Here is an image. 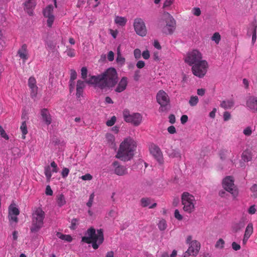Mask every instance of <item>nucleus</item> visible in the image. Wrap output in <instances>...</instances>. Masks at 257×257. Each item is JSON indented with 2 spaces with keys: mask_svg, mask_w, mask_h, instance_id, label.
I'll use <instances>...</instances> for the list:
<instances>
[{
  "mask_svg": "<svg viewBox=\"0 0 257 257\" xmlns=\"http://www.w3.org/2000/svg\"><path fill=\"white\" fill-rule=\"evenodd\" d=\"M118 81L117 74L113 68L107 69L103 73L98 76H92L86 82L94 84L95 87L101 89L113 87Z\"/></svg>",
  "mask_w": 257,
  "mask_h": 257,
  "instance_id": "1",
  "label": "nucleus"
},
{
  "mask_svg": "<svg viewBox=\"0 0 257 257\" xmlns=\"http://www.w3.org/2000/svg\"><path fill=\"white\" fill-rule=\"evenodd\" d=\"M136 147V143L133 139L126 138L120 145L116 158L123 161L131 160L134 156Z\"/></svg>",
  "mask_w": 257,
  "mask_h": 257,
  "instance_id": "2",
  "label": "nucleus"
},
{
  "mask_svg": "<svg viewBox=\"0 0 257 257\" xmlns=\"http://www.w3.org/2000/svg\"><path fill=\"white\" fill-rule=\"evenodd\" d=\"M103 230L98 229L96 232L95 229L90 228L88 229L84 236L82 237V241L87 243H92V247L96 249L103 241Z\"/></svg>",
  "mask_w": 257,
  "mask_h": 257,
  "instance_id": "3",
  "label": "nucleus"
},
{
  "mask_svg": "<svg viewBox=\"0 0 257 257\" xmlns=\"http://www.w3.org/2000/svg\"><path fill=\"white\" fill-rule=\"evenodd\" d=\"M45 217V212L40 207L35 208L33 211L31 231L37 232L43 226Z\"/></svg>",
  "mask_w": 257,
  "mask_h": 257,
  "instance_id": "4",
  "label": "nucleus"
},
{
  "mask_svg": "<svg viewBox=\"0 0 257 257\" xmlns=\"http://www.w3.org/2000/svg\"><path fill=\"white\" fill-rule=\"evenodd\" d=\"M175 21L173 18L168 13H165L163 18L160 21L159 27L166 34H172L175 28Z\"/></svg>",
  "mask_w": 257,
  "mask_h": 257,
  "instance_id": "5",
  "label": "nucleus"
},
{
  "mask_svg": "<svg viewBox=\"0 0 257 257\" xmlns=\"http://www.w3.org/2000/svg\"><path fill=\"white\" fill-rule=\"evenodd\" d=\"M181 203L183 210L188 213L194 211L197 201L195 197L188 192H184L181 195Z\"/></svg>",
  "mask_w": 257,
  "mask_h": 257,
  "instance_id": "6",
  "label": "nucleus"
},
{
  "mask_svg": "<svg viewBox=\"0 0 257 257\" xmlns=\"http://www.w3.org/2000/svg\"><path fill=\"white\" fill-rule=\"evenodd\" d=\"M156 99L157 102L160 105L159 111H167L170 104V98L167 93L164 90H161L157 93Z\"/></svg>",
  "mask_w": 257,
  "mask_h": 257,
  "instance_id": "7",
  "label": "nucleus"
},
{
  "mask_svg": "<svg viewBox=\"0 0 257 257\" xmlns=\"http://www.w3.org/2000/svg\"><path fill=\"white\" fill-rule=\"evenodd\" d=\"M123 117L126 122L131 123L134 125H139L142 121V115L139 113H133L131 114L130 111L125 109L123 110Z\"/></svg>",
  "mask_w": 257,
  "mask_h": 257,
  "instance_id": "8",
  "label": "nucleus"
},
{
  "mask_svg": "<svg viewBox=\"0 0 257 257\" xmlns=\"http://www.w3.org/2000/svg\"><path fill=\"white\" fill-rule=\"evenodd\" d=\"M208 68V64L204 60L193 65L192 66V71L193 74L196 76L202 78L206 74Z\"/></svg>",
  "mask_w": 257,
  "mask_h": 257,
  "instance_id": "9",
  "label": "nucleus"
},
{
  "mask_svg": "<svg viewBox=\"0 0 257 257\" xmlns=\"http://www.w3.org/2000/svg\"><path fill=\"white\" fill-rule=\"evenodd\" d=\"M191 240V237L188 236L187 242L189 243V246L187 250L184 253L183 257H194L198 254L200 249V243L196 240Z\"/></svg>",
  "mask_w": 257,
  "mask_h": 257,
  "instance_id": "10",
  "label": "nucleus"
},
{
  "mask_svg": "<svg viewBox=\"0 0 257 257\" xmlns=\"http://www.w3.org/2000/svg\"><path fill=\"white\" fill-rule=\"evenodd\" d=\"M202 54L197 50H193L188 53L185 58V61L190 66L202 61Z\"/></svg>",
  "mask_w": 257,
  "mask_h": 257,
  "instance_id": "11",
  "label": "nucleus"
},
{
  "mask_svg": "<svg viewBox=\"0 0 257 257\" xmlns=\"http://www.w3.org/2000/svg\"><path fill=\"white\" fill-rule=\"evenodd\" d=\"M133 25L137 34L142 37H144L147 35V29L143 19L141 18L135 19Z\"/></svg>",
  "mask_w": 257,
  "mask_h": 257,
  "instance_id": "12",
  "label": "nucleus"
},
{
  "mask_svg": "<svg viewBox=\"0 0 257 257\" xmlns=\"http://www.w3.org/2000/svg\"><path fill=\"white\" fill-rule=\"evenodd\" d=\"M222 186L224 189L231 193L233 196L237 195V191L234 184V180L231 176L225 177L222 181Z\"/></svg>",
  "mask_w": 257,
  "mask_h": 257,
  "instance_id": "13",
  "label": "nucleus"
},
{
  "mask_svg": "<svg viewBox=\"0 0 257 257\" xmlns=\"http://www.w3.org/2000/svg\"><path fill=\"white\" fill-rule=\"evenodd\" d=\"M44 17L47 19V25L51 28L55 20L54 15V7L52 5H48L43 11Z\"/></svg>",
  "mask_w": 257,
  "mask_h": 257,
  "instance_id": "14",
  "label": "nucleus"
},
{
  "mask_svg": "<svg viewBox=\"0 0 257 257\" xmlns=\"http://www.w3.org/2000/svg\"><path fill=\"white\" fill-rule=\"evenodd\" d=\"M150 151L152 155L157 161L162 164L164 162L162 153L159 147L155 144H151L150 146Z\"/></svg>",
  "mask_w": 257,
  "mask_h": 257,
  "instance_id": "15",
  "label": "nucleus"
},
{
  "mask_svg": "<svg viewBox=\"0 0 257 257\" xmlns=\"http://www.w3.org/2000/svg\"><path fill=\"white\" fill-rule=\"evenodd\" d=\"M50 165L51 166H46L44 169V173L48 182L50 181L52 177V172L57 173L59 170L57 165L54 161L51 162Z\"/></svg>",
  "mask_w": 257,
  "mask_h": 257,
  "instance_id": "16",
  "label": "nucleus"
},
{
  "mask_svg": "<svg viewBox=\"0 0 257 257\" xmlns=\"http://www.w3.org/2000/svg\"><path fill=\"white\" fill-rule=\"evenodd\" d=\"M246 106L253 112H257V97L249 96L246 102Z\"/></svg>",
  "mask_w": 257,
  "mask_h": 257,
  "instance_id": "17",
  "label": "nucleus"
},
{
  "mask_svg": "<svg viewBox=\"0 0 257 257\" xmlns=\"http://www.w3.org/2000/svg\"><path fill=\"white\" fill-rule=\"evenodd\" d=\"M28 86L31 89V96L32 98L36 96L38 87L36 85V80L34 77H31L28 80Z\"/></svg>",
  "mask_w": 257,
  "mask_h": 257,
  "instance_id": "18",
  "label": "nucleus"
},
{
  "mask_svg": "<svg viewBox=\"0 0 257 257\" xmlns=\"http://www.w3.org/2000/svg\"><path fill=\"white\" fill-rule=\"evenodd\" d=\"M114 168V173L117 175L123 176L127 174V168L121 165H119L118 162H114L112 164Z\"/></svg>",
  "mask_w": 257,
  "mask_h": 257,
  "instance_id": "19",
  "label": "nucleus"
},
{
  "mask_svg": "<svg viewBox=\"0 0 257 257\" xmlns=\"http://www.w3.org/2000/svg\"><path fill=\"white\" fill-rule=\"evenodd\" d=\"M42 119L47 124L49 125L52 122V118L48 109L44 108L41 112Z\"/></svg>",
  "mask_w": 257,
  "mask_h": 257,
  "instance_id": "20",
  "label": "nucleus"
},
{
  "mask_svg": "<svg viewBox=\"0 0 257 257\" xmlns=\"http://www.w3.org/2000/svg\"><path fill=\"white\" fill-rule=\"evenodd\" d=\"M85 82L82 80H79L77 82L76 85V94L77 98H80L83 93V90L85 87Z\"/></svg>",
  "mask_w": 257,
  "mask_h": 257,
  "instance_id": "21",
  "label": "nucleus"
},
{
  "mask_svg": "<svg viewBox=\"0 0 257 257\" xmlns=\"http://www.w3.org/2000/svg\"><path fill=\"white\" fill-rule=\"evenodd\" d=\"M24 9L29 15L33 14V9L36 6L35 1H26L24 4Z\"/></svg>",
  "mask_w": 257,
  "mask_h": 257,
  "instance_id": "22",
  "label": "nucleus"
},
{
  "mask_svg": "<svg viewBox=\"0 0 257 257\" xmlns=\"http://www.w3.org/2000/svg\"><path fill=\"white\" fill-rule=\"evenodd\" d=\"M127 84V80L126 77H122L116 88L115 91L117 92H121L123 91L125 89Z\"/></svg>",
  "mask_w": 257,
  "mask_h": 257,
  "instance_id": "23",
  "label": "nucleus"
},
{
  "mask_svg": "<svg viewBox=\"0 0 257 257\" xmlns=\"http://www.w3.org/2000/svg\"><path fill=\"white\" fill-rule=\"evenodd\" d=\"M19 57L24 60L28 59L27 46L26 44L22 45L18 52Z\"/></svg>",
  "mask_w": 257,
  "mask_h": 257,
  "instance_id": "24",
  "label": "nucleus"
},
{
  "mask_svg": "<svg viewBox=\"0 0 257 257\" xmlns=\"http://www.w3.org/2000/svg\"><path fill=\"white\" fill-rule=\"evenodd\" d=\"M234 105V101L233 99H226L222 101L220 103V106L224 109H230L233 107Z\"/></svg>",
  "mask_w": 257,
  "mask_h": 257,
  "instance_id": "25",
  "label": "nucleus"
},
{
  "mask_svg": "<svg viewBox=\"0 0 257 257\" xmlns=\"http://www.w3.org/2000/svg\"><path fill=\"white\" fill-rule=\"evenodd\" d=\"M127 19L125 17L115 16L114 23L118 26H124L126 24Z\"/></svg>",
  "mask_w": 257,
  "mask_h": 257,
  "instance_id": "26",
  "label": "nucleus"
},
{
  "mask_svg": "<svg viewBox=\"0 0 257 257\" xmlns=\"http://www.w3.org/2000/svg\"><path fill=\"white\" fill-rule=\"evenodd\" d=\"M56 202L58 206L60 207L66 204V202L64 195H63L62 194H59L57 196Z\"/></svg>",
  "mask_w": 257,
  "mask_h": 257,
  "instance_id": "27",
  "label": "nucleus"
},
{
  "mask_svg": "<svg viewBox=\"0 0 257 257\" xmlns=\"http://www.w3.org/2000/svg\"><path fill=\"white\" fill-rule=\"evenodd\" d=\"M251 154L249 151H244L241 155V159L245 162H247L251 160Z\"/></svg>",
  "mask_w": 257,
  "mask_h": 257,
  "instance_id": "28",
  "label": "nucleus"
},
{
  "mask_svg": "<svg viewBox=\"0 0 257 257\" xmlns=\"http://www.w3.org/2000/svg\"><path fill=\"white\" fill-rule=\"evenodd\" d=\"M244 226V223L243 221H240L238 222L234 223L232 226V231L236 232L242 228Z\"/></svg>",
  "mask_w": 257,
  "mask_h": 257,
  "instance_id": "29",
  "label": "nucleus"
},
{
  "mask_svg": "<svg viewBox=\"0 0 257 257\" xmlns=\"http://www.w3.org/2000/svg\"><path fill=\"white\" fill-rule=\"evenodd\" d=\"M169 156L172 158H176L179 159L181 158V154L180 151L178 150H172L171 152L169 153Z\"/></svg>",
  "mask_w": 257,
  "mask_h": 257,
  "instance_id": "30",
  "label": "nucleus"
},
{
  "mask_svg": "<svg viewBox=\"0 0 257 257\" xmlns=\"http://www.w3.org/2000/svg\"><path fill=\"white\" fill-rule=\"evenodd\" d=\"M20 129L22 133V139H25V135L28 133L27 127L26 124V120H24L22 122V124L20 127Z\"/></svg>",
  "mask_w": 257,
  "mask_h": 257,
  "instance_id": "31",
  "label": "nucleus"
},
{
  "mask_svg": "<svg viewBox=\"0 0 257 257\" xmlns=\"http://www.w3.org/2000/svg\"><path fill=\"white\" fill-rule=\"evenodd\" d=\"M253 232V226L252 223H249L245 229L244 236L246 237H250Z\"/></svg>",
  "mask_w": 257,
  "mask_h": 257,
  "instance_id": "32",
  "label": "nucleus"
},
{
  "mask_svg": "<svg viewBox=\"0 0 257 257\" xmlns=\"http://www.w3.org/2000/svg\"><path fill=\"white\" fill-rule=\"evenodd\" d=\"M198 102V98L197 96H192L190 97L189 103L191 106H194L197 105Z\"/></svg>",
  "mask_w": 257,
  "mask_h": 257,
  "instance_id": "33",
  "label": "nucleus"
},
{
  "mask_svg": "<svg viewBox=\"0 0 257 257\" xmlns=\"http://www.w3.org/2000/svg\"><path fill=\"white\" fill-rule=\"evenodd\" d=\"M20 213V211L18 208L11 206L9 208V214L18 215Z\"/></svg>",
  "mask_w": 257,
  "mask_h": 257,
  "instance_id": "34",
  "label": "nucleus"
},
{
  "mask_svg": "<svg viewBox=\"0 0 257 257\" xmlns=\"http://www.w3.org/2000/svg\"><path fill=\"white\" fill-rule=\"evenodd\" d=\"M221 39V37L219 33H215L211 37V40L214 41L216 44H218Z\"/></svg>",
  "mask_w": 257,
  "mask_h": 257,
  "instance_id": "35",
  "label": "nucleus"
},
{
  "mask_svg": "<svg viewBox=\"0 0 257 257\" xmlns=\"http://www.w3.org/2000/svg\"><path fill=\"white\" fill-rule=\"evenodd\" d=\"M158 227L161 230H164L167 228L166 221L164 219L161 220L158 223Z\"/></svg>",
  "mask_w": 257,
  "mask_h": 257,
  "instance_id": "36",
  "label": "nucleus"
},
{
  "mask_svg": "<svg viewBox=\"0 0 257 257\" xmlns=\"http://www.w3.org/2000/svg\"><path fill=\"white\" fill-rule=\"evenodd\" d=\"M141 206L143 207L148 206L151 203V200L149 198H143L141 200Z\"/></svg>",
  "mask_w": 257,
  "mask_h": 257,
  "instance_id": "37",
  "label": "nucleus"
},
{
  "mask_svg": "<svg viewBox=\"0 0 257 257\" xmlns=\"http://www.w3.org/2000/svg\"><path fill=\"white\" fill-rule=\"evenodd\" d=\"M252 30V43L253 44L256 39V26H253Z\"/></svg>",
  "mask_w": 257,
  "mask_h": 257,
  "instance_id": "38",
  "label": "nucleus"
},
{
  "mask_svg": "<svg viewBox=\"0 0 257 257\" xmlns=\"http://www.w3.org/2000/svg\"><path fill=\"white\" fill-rule=\"evenodd\" d=\"M77 73L75 70L71 69L70 70V81L73 82L77 78Z\"/></svg>",
  "mask_w": 257,
  "mask_h": 257,
  "instance_id": "39",
  "label": "nucleus"
},
{
  "mask_svg": "<svg viewBox=\"0 0 257 257\" xmlns=\"http://www.w3.org/2000/svg\"><path fill=\"white\" fill-rule=\"evenodd\" d=\"M65 52L67 54V55L70 57H73L75 56V50L71 48H68L67 47V49Z\"/></svg>",
  "mask_w": 257,
  "mask_h": 257,
  "instance_id": "40",
  "label": "nucleus"
},
{
  "mask_svg": "<svg viewBox=\"0 0 257 257\" xmlns=\"http://www.w3.org/2000/svg\"><path fill=\"white\" fill-rule=\"evenodd\" d=\"M256 211V207L255 205H251L247 210V212L250 215H252L255 213Z\"/></svg>",
  "mask_w": 257,
  "mask_h": 257,
  "instance_id": "41",
  "label": "nucleus"
},
{
  "mask_svg": "<svg viewBox=\"0 0 257 257\" xmlns=\"http://www.w3.org/2000/svg\"><path fill=\"white\" fill-rule=\"evenodd\" d=\"M9 218L11 224H12L13 222H14L16 224L18 222L17 215L9 214Z\"/></svg>",
  "mask_w": 257,
  "mask_h": 257,
  "instance_id": "42",
  "label": "nucleus"
},
{
  "mask_svg": "<svg viewBox=\"0 0 257 257\" xmlns=\"http://www.w3.org/2000/svg\"><path fill=\"white\" fill-rule=\"evenodd\" d=\"M252 133V130L250 126L246 127L243 131V133L244 135L246 136H249L251 135Z\"/></svg>",
  "mask_w": 257,
  "mask_h": 257,
  "instance_id": "43",
  "label": "nucleus"
},
{
  "mask_svg": "<svg viewBox=\"0 0 257 257\" xmlns=\"http://www.w3.org/2000/svg\"><path fill=\"white\" fill-rule=\"evenodd\" d=\"M224 240L220 238L216 243L215 247L217 248H222L224 247Z\"/></svg>",
  "mask_w": 257,
  "mask_h": 257,
  "instance_id": "44",
  "label": "nucleus"
},
{
  "mask_svg": "<svg viewBox=\"0 0 257 257\" xmlns=\"http://www.w3.org/2000/svg\"><path fill=\"white\" fill-rule=\"evenodd\" d=\"M116 118L115 116L111 117V119L106 121V125L109 126H112L116 121Z\"/></svg>",
  "mask_w": 257,
  "mask_h": 257,
  "instance_id": "45",
  "label": "nucleus"
},
{
  "mask_svg": "<svg viewBox=\"0 0 257 257\" xmlns=\"http://www.w3.org/2000/svg\"><path fill=\"white\" fill-rule=\"evenodd\" d=\"M116 60L118 64L121 65H123L125 62V58L122 55L117 56Z\"/></svg>",
  "mask_w": 257,
  "mask_h": 257,
  "instance_id": "46",
  "label": "nucleus"
},
{
  "mask_svg": "<svg viewBox=\"0 0 257 257\" xmlns=\"http://www.w3.org/2000/svg\"><path fill=\"white\" fill-rule=\"evenodd\" d=\"M78 220L76 218L72 219L71 222L70 228L73 229H75L76 226L78 224Z\"/></svg>",
  "mask_w": 257,
  "mask_h": 257,
  "instance_id": "47",
  "label": "nucleus"
},
{
  "mask_svg": "<svg viewBox=\"0 0 257 257\" xmlns=\"http://www.w3.org/2000/svg\"><path fill=\"white\" fill-rule=\"evenodd\" d=\"M94 196L95 195H94V193H92V194H90V195L89 196V200L86 204V205L88 207H91L93 202Z\"/></svg>",
  "mask_w": 257,
  "mask_h": 257,
  "instance_id": "48",
  "label": "nucleus"
},
{
  "mask_svg": "<svg viewBox=\"0 0 257 257\" xmlns=\"http://www.w3.org/2000/svg\"><path fill=\"white\" fill-rule=\"evenodd\" d=\"M81 77L83 79H86L87 75V69L86 67H83L81 68Z\"/></svg>",
  "mask_w": 257,
  "mask_h": 257,
  "instance_id": "49",
  "label": "nucleus"
},
{
  "mask_svg": "<svg viewBox=\"0 0 257 257\" xmlns=\"http://www.w3.org/2000/svg\"><path fill=\"white\" fill-rule=\"evenodd\" d=\"M69 173V170L67 168H64L61 172V176L63 178H65L68 175Z\"/></svg>",
  "mask_w": 257,
  "mask_h": 257,
  "instance_id": "50",
  "label": "nucleus"
},
{
  "mask_svg": "<svg viewBox=\"0 0 257 257\" xmlns=\"http://www.w3.org/2000/svg\"><path fill=\"white\" fill-rule=\"evenodd\" d=\"M134 54L135 57L137 59H140L141 57V51L139 49H136L134 51Z\"/></svg>",
  "mask_w": 257,
  "mask_h": 257,
  "instance_id": "51",
  "label": "nucleus"
},
{
  "mask_svg": "<svg viewBox=\"0 0 257 257\" xmlns=\"http://www.w3.org/2000/svg\"><path fill=\"white\" fill-rule=\"evenodd\" d=\"M223 117L224 121H226L230 119L231 114L229 112L225 111L223 113Z\"/></svg>",
  "mask_w": 257,
  "mask_h": 257,
  "instance_id": "52",
  "label": "nucleus"
},
{
  "mask_svg": "<svg viewBox=\"0 0 257 257\" xmlns=\"http://www.w3.org/2000/svg\"><path fill=\"white\" fill-rule=\"evenodd\" d=\"M175 217L179 220H181L183 219V216L180 214L179 211L176 209L174 212Z\"/></svg>",
  "mask_w": 257,
  "mask_h": 257,
  "instance_id": "53",
  "label": "nucleus"
},
{
  "mask_svg": "<svg viewBox=\"0 0 257 257\" xmlns=\"http://www.w3.org/2000/svg\"><path fill=\"white\" fill-rule=\"evenodd\" d=\"M251 192H252L253 196L254 197H257V185L254 184L250 188Z\"/></svg>",
  "mask_w": 257,
  "mask_h": 257,
  "instance_id": "54",
  "label": "nucleus"
},
{
  "mask_svg": "<svg viewBox=\"0 0 257 257\" xmlns=\"http://www.w3.org/2000/svg\"><path fill=\"white\" fill-rule=\"evenodd\" d=\"M193 14L196 16H199L201 14V11L199 8H194L192 9Z\"/></svg>",
  "mask_w": 257,
  "mask_h": 257,
  "instance_id": "55",
  "label": "nucleus"
},
{
  "mask_svg": "<svg viewBox=\"0 0 257 257\" xmlns=\"http://www.w3.org/2000/svg\"><path fill=\"white\" fill-rule=\"evenodd\" d=\"M231 246L234 250H238L240 249V245L235 242H233L231 244Z\"/></svg>",
  "mask_w": 257,
  "mask_h": 257,
  "instance_id": "56",
  "label": "nucleus"
},
{
  "mask_svg": "<svg viewBox=\"0 0 257 257\" xmlns=\"http://www.w3.org/2000/svg\"><path fill=\"white\" fill-rule=\"evenodd\" d=\"M0 133L3 138L6 140L9 139L8 136L6 134V133H5V131L4 130L2 126H0Z\"/></svg>",
  "mask_w": 257,
  "mask_h": 257,
  "instance_id": "57",
  "label": "nucleus"
},
{
  "mask_svg": "<svg viewBox=\"0 0 257 257\" xmlns=\"http://www.w3.org/2000/svg\"><path fill=\"white\" fill-rule=\"evenodd\" d=\"M81 178L83 180H90L92 179V176L89 174H86L83 176H82L81 177Z\"/></svg>",
  "mask_w": 257,
  "mask_h": 257,
  "instance_id": "58",
  "label": "nucleus"
},
{
  "mask_svg": "<svg viewBox=\"0 0 257 257\" xmlns=\"http://www.w3.org/2000/svg\"><path fill=\"white\" fill-rule=\"evenodd\" d=\"M107 59L109 61H112L114 60V53L110 51L107 54Z\"/></svg>",
  "mask_w": 257,
  "mask_h": 257,
  "instance_id": "59",
  "label": "nucleus"
},
{
  "mask_svg": "<svg viewBox=\"0 0 257 257\" xmlns=\"http://www.w3.org/2000/svg\"><path fill=\"white\" fill-rule=\"evenodd\" d=\"M168 132L171 134H174L176 133V128L173 125L170 126L167 129Z\"/></svg>",
  "mask_w": 257,
  "mask_h": 257,
  "instance_id": "60",
  "label": "nucleus"
},
{
  "mask_svg": "<svg viewBox=\"0 0 257 257\" xmlns=\"http://www.w3.org/2000/svg\"><path fill=\"white\" fill-rule=\"evenodd\" d=\"M145 65V62L142 60L139 61L136 64L137 67L140 69L143 68Z\"/></svg>",
  "mask_w": 257,
  "mask_h": 257,
  "instance_id": "61",
  "label": "nucleus"
},
{
  "mask_svg": "<svg viewBox=\"0 0 257 257\" xmlns=\"http://www.w3.org/2000/svg\"><path fill=\"white\" fill-rule=\"evenodd\" d=\"M140 71L137 70L135 72L134 78L136 81H138L140 78Z\"/></svg>",
  "mask_w": 257,
  "mask_h": 257,
  "instance_id": "62",
  "label": "nucleus"
},
{
  "mask_svg": "<svg viewBox=\"0 0 257 257\" xmlns=\"http://www.w3.org/2000/svg\"><path fill=\"white\" fill-rule=\"evenodd\" d=\"M142 56L145 59H148L150 58V53L149 51L146 50L143 52Z\"/></svg>",
  "mask_w": 257,
  "mask_h": 257,
  "instance_id": "63",
  "label": "nucleus"
},
{
  "mask_svg": "<svg viewBox=\"0 0 257 257\" xmlns=\"http://www.w3.org/2000/svg\"><path fill=\"white\" fill-rule=\"evenodd\" d=\"M46 194L47 195H52L53 194V191L52 190L50 186L48 185L46 189Z\"/></svg>",
  "mask_w": 257,
  "mask_h": 257,
  "instance_id": "64",
  "label": "nucleus"
}]
</instances>
